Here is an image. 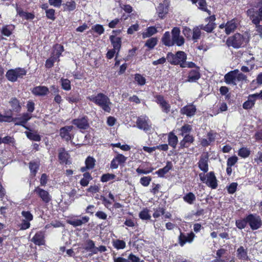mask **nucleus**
<instances>
[{
  "mask_svg": "<svg viewBox=\"0 0 262 262\" xmlns=\"http://www.w3.org/2000/svg\"><path fill=\"white\" fill-rule=\"evenodd\" d=\"M171 37L169 31H166L161 38V42L166 47H172L176 45L178 47L183 46L185 43L184 38L180 35V28L175 27L171 30Z\"/></svg>",
  "mask_w": 262,
  "mask_h": 262,
  "instance_id": "nucleus-1",
  "label": "nucleus"
},
{
  "mask_svg": "<svg viewBox=\"0 0 262 262\" xmlns=\"http://www.w3.org/2000/svg\"><path fill=\"white\" fill-rule=\"evenodd\" d=\"M251 8L246 11V14L253 24L262 21V0H256L250 5Z\"/></svg>",
  "mask_w": 262,
  "mask_h": 262,
  "instance_id": "nucleus-2",
  "label": "nucleus"
},
{
  "mask_svg": "<svg viewBox=\"0 0 262 262\" xmlns=\"http://www.w3.org/2000/svg\"><path fill=\"white\" fill-rule=\"evenodd\" d=\"M87 99L94 102L96 105L99 106L105 112L110 113L111 108L110 105L111 104L109 98L102 93L97 95H92L87 97Z\"/></svg>",
  "mask_w": 262,
  "mask_h": 262,
  "instance_id": "nucleus-3",
  "label": "nucleus"
},
{
  "mask_svg": "<svg viewBox=\"0 0 262 262\" xmlns=\"http://www.w3.org/2000/svg\"><path fill=\"white\" fill-rule=\"evenodd\" d=\"M248 41L243 34L236 33L227 39L226 44L229 47H232L234 49H239L245 47Z\"/></svg>",
  "mask_w": 262,
  "mask_h": 262,
  "instance_id": "nucleus-4",
  "label": "nucleus"
},
{
  "mask_svg": "<svg viewBox=\"0 0 262 262\" xmlns=\"http://www.w3.org/2000/svg\"><path fill=\"white\" fill-rule=\"evenodd\" d=\"M167 60L171 65H179L183 67L184 66L183 63L187 60V54L182 51H177L174 54L169 52L167 53Z\"/></svg>",
  "mask_w": 262,
  "mask_h": 262,
  "instance_id": "nucleus-5",
  "label": "nucleus"
},
{
  "mask_svg": "<svg viewBox=\"0 0 262 262\" xmlns=\"http://www.w3.org/2000/svg\"><path fill=\"white\" fill-rule=\"evenodd\" d=\"M199 178L201 182L206 183L209 187L215 189L217 187V180L214 171H210L206 175L205 173H199Z\"/></svg>",
  "mask_w": 262,
  "mask_h": 262,
  "instance_id": "nucleus-6",
  "label": "nucleus"
},
{
  "mask_svg": "<svg viewBox=\"0 0 262 262\" xmlns=\"http://www.w3.org/2000/svg\"><path fill=\"white\" fill-rule=\"evenodd\" d=\"M248 224L252 230H256L262 226V220L260 217L256 214H249L246 215Z\"/></svg>",
  "mask_w": 262,
  "mask_h": 262,
  "instance_id": "nucleus-7",
  "label": "nucleus"
},
{
  "mask_svg": "<svg viewBox=\"0 0 262 262\" xmlns=\"http://www.w3.org/2000/svg\"><path fill=\"white\" fill-rule=\"evenodd\" d=\"M72 123L81 130H85L90 127L89 118L86 116H83L73 119L72 121Z\"/></svg>",
  "mask_w": 262,
  "mask_h": 262,
  "instance_id": "nucleus-8",
  "label": "nucleus"
},
{
  "mask_svg": "<svg viewBox=\"0 0 262 262\" xmlns=\"http://www.w3.org/2000/svg\"><path fill=\"white\" fill-rule=\"evenodd\" d=\"M155 102L159 105L162 112L168 114L170 111L171 106L169 102L166 100L162 95H156L154 96Z\"/></svg>",
  "mask_w": 262,
  "mask_h": 262,
  "instance_id": "nucleus-9",
  "label": "nucleus"
},
{
  "mask_svg": "<svg viewBox=\"0 0 262 262\" xmlns=\"http://www.w3.org/2000/svg\"><path fill=\"white\" fill-rule=\"evenodd\" d=\"M33 192L40 199V200L46 204H48L51 200L52 196L49 192L41 188L39 186H37L35 188Z\"/></svg>",
  "mask_w": 262,
  "mask_h": 262,
  "instance_id": "nucleus-10",
  "label": "nucleus"
},
{
  "mask_svg": "<svg viewBox=\"0 0 262 262\" xmlns=\"http://www.w3.org/2000/svg\"><path fill=\"white\" fill-rule=\"evenodd\" d=\"M58 158L61 164L70 165L72 163L71 156L64 147L58 149Z\"/></svg>",
  "mask_w": 262,
  "mask_h": 262,
  "instance_id": "nucleus-11",
  "label": "nucleus"
},
{
  "mask_svg": "<svg viewBox=\"0 0 262 262\" xmlns=\"http://www.w3.org/2000/svg\"><path fill=\"white\" fill-rule=\"evenodd\" d=\"M31 114L28 113H24L20 117H13V119H14L13 122L18 121L15 123V125L21 126L27 130H30V128L26 125V123L31 119Z\"/></svg>",
  "mask_w": 262,
  "mask_h": 262,
  "instance_id": "nucleus-12",
  "label": "nucleus"
},
{
  "mask_svg": "<svg viewBox=\"0 0 262 262\" xmlns=\"http://www.w3.org/2000/svg\"><path fill=\"white\" fill-rule=\"evenodd\" d=\"M209 155L208 152L201 155L200 158L198 162V166L199 169L203 172V173H206L209 170Z\"/></svg>",
  "mask_w": 262,
  "mask_h": 262,
  "instance_id": "nucleus-13",
  "label": "nucleus"
},
{
  "mask_svg": "<svg viewBox=\"0 0 262 262\" xmlns=\"http://www.w3.org/2000/svg\"><path fill=\"white\" fill-rule=\"evenodd\" d=\"M73 129V126L72 125H66L61 127L59 129V135L61 139L67 142L71 140L74 137L71 133Z\"/></svg>",
  "mask_w": 262,
  "mask_h": 262,
  "instance_id": "nucleus-14",
  "label": "nucleus"
},
{
  "mask_svg": "<svg viewBox=\"0 0 262 262\" xmlns=\"http://www.w3.org/2000/svg\"><path fill=\"white\" fill-rule=\"evenodd\" d=\"M195 235L193 232H190L186 235L183 232H180L178 237L179 244L181 247H183L186 243H191Z\"/></svg>",
  "mask_w": 262,
  "mask_h": 262,
  "instance_id": "nucleus-15",
  "label": "nucleus"
},
{
  "mask_svg": "<svg viewBox=\"0 0 262 262\" xmlns=\"http://www.w3.org/2000/svg\"><path fill=\"white\" fill-rule=\"evenodd\" d=\"M9 105L11 109L9 110L11 114L15 113L16 114L19 113L22 109L21 103L16 97H12L9 101Z\"/></svg>",
  "mask_w": 262,
  "mask_h": 262,
  "instance_id": "nucleus-16",
  "label": "nucleus"
},
{
  "mask_svg": "<svg viewBox=\"0 0 262 262\" xmlns=\"http://www.w3.org/2000/svg\"><path fill=\"white\" fill-rule=\"evenodd\" d=\"M196 112V108L192 103L187 104L180 110V113L182 115H185L188 117L193 116Z\"/></svg>",
  "mask_w": 262,
  "mask_h": 262,
  "instance_id": "nucleus-17",
  "label": "nucleus"
},
{
  "mask_svg": "<svg viewBox=\"0 0 262 262\" xmlns=\"http://www.w3.org/2000/svg\"><path fill=\"white\" fill-rule=\"evenodd\" d=\"M31 92L35 96L44 97L48 95L50 91L47 86L39 85L34 87L31 90Z\"/></svg>",
  "mask_w": 262,
  "mask_h": 262,
  "instance_id": "nucleus-18",
  "label": "nucleus"
},
{
  "mask_svg": "<svg viewBox=\"0 0 262 262\" xmlns=\"http://www.w3.org/2000/svg\"><path fill=\"white\" fill-rule=\"evenodd\" d=\"M201 77L200 68L192 69L188 72L186 81L189 82H194Z\"/></svg>",
  "mask_w": 262,
  "mask_h": 262,
  "instance_id": "nucleus-19",
  "label": "nucleus"
},
{
  "mask_svg": "<svg viewBox=\"0 0 262 262\" xmlns=\"http://www.w3.org/2000/svg\"><path fill=\"white\" fill-rule=\"evenodd\" d=\"M32 242L36 245H45L46 243L45 231H37L32 237Z\"/></svg>",
  "mask_w": 262,
  "mask_h": 262,
  "instance_id": "nucleus-20",
  "label": "nucleus"
},
{
  "mask_svg": "<svg viewBox=\"0 0 262 262\" xmlns=\"http://www.w3.org/2000/svg\"><path fill=\"white\" fill-rule=\"evenodd\" d=\"M238 73L237 69L231 71L225 74L224 76L225 82L228 84L236 85V75Z\"/></svg>",
  "mask_w": 262,
  "mask_h": 262,
  "instance_id": "nucleus-21",
  "label": "nucleus"
},
{
  "mask_svg": "<svg viewBox=\"0 0 262 262\" xmlns=\"http://www.w3.org/2000/svg\"><path fill=\"white\" fill-rule=\"evenodd\" d=\"M136 124L139 129L143 130L145 132L149 130L151 128V125L148 124L147 120L146 119L145 117H138Z\"/></svg>",
  "mask_w": 262,
  "mask_h": 262,
  "instance_id": "nucleus-22",
  "label": "nucleus"
},
{
  "mask_svg": "<svg viewBox=\"0 0 262 262\" xmlns=\"http://www.w3.org/2000/svg\"><path fill=\"white\" fill-rule=\"evenodd\" d=\"M216 135L217 133L215 132L210 130L207 135L208 139H202L201 141V145L204 147L208 146L212 142L215 141Z\"/></svg>",
  "mask_w": 262,
  "mask_h": 262,
  "instance_id": "nucleus-23",
  "label": "nucleus"
},
{
  "mask_svg": "<svg viewBox=\"0 0 262 262\" xmlns=\"http://www.w3.org/2000/svg\"><path fill=\"white\" fill-rule=\"evenodd\" d=\"M238 27V21L235 18L228 20L226 23V30H225V33L227 35H229L231 33L234 32Z\"/></svg>",
  "mask_w": 262,
  "mask_h": 262,
  "instance_id": "nucleus-24",
  "label": "nucleus"
},
{
  "mask_svg": "<svg viewBox=\"0 0 262 262\" xmlns=\"http://www.w3.org/2000/svg\"><path fill=\"white\" fill-rule=\"evenodd\" d=\"M96 160L91 156H88L85 160V166L80 168V171L82 172H88V170L93 169L95 166Z\"/></svg>",
  "mask_w": 262,
  "mask_h": 262,
  "instance_id": "nucleus-25",
  "label": "nucleus"
},
{
  "mask_svg": "<svg viewBox=\"0 0 262 262\" xmlns=\"http://www.w3.org/2000/svg\"><path fill=\"white\" fill-rule=\"evenodd\" d=\"M90 220V217L88 216H82L81 219H72L67 220V223L73 227L81 226L83 224L87 223Z\"/></svg>",
  "mask_w": 262,
  "mask_h": 262,
  "instance_id": "nucleus-26",
  "label": "nucleus"
},
{
  "mask_svg": "<svg viewBox=\"0 0 262 262\" xmlns=\"http://www.w3.org/2000/svg\"><path fill=\"white\" fill-rule=\"evenodd\" d=\"M194 138L192 135L186 134L184 136L183 139L180 142V147L181 149L188 148L191 144L193 143Z\"/></svg>",
  "mask_w": 262,
  "mask_h": 262,
  "instance_id": "nucleus-27",
  "label": "nucleus"
},
{
  "mask_svg": "<svg viewBox=\"0 0 262 262\" xmlns=\"http://www.w3.org/2000/svg\"><path fill=\"white\" fill-rule=\"evenodd\" d=\"M236 256L238 259L244 261H249L250 260L248 255L247 249H245L243 246H241L236 250Z\"/></svg>",
  "mask_w": 262,
  "mask_h": 262,
  "instance_id": "nucleus-28",
  "label": "nucleus"
},
{
  "mask_svg": "<svg viewBox=\"0 0 262 262\" xmlns=\"http://www.w3.org/2000/svg\"><path fill=\"white\" fill-rule=\"evenodd\" d=\"M17 14L21 18H24L26 20H33L35 18V15L33 13L25 12L23 9L17 6L16 7Z\"/></svg>",
  "mask_w": 262,
  "mask_h": 262,
  "instance_id": "nucleus-29",
  "label": "nucleus"
},
{
  "mask_svg": "<svg viewBox=\"0 0 262 262\" xmlns=\"http://www.w3.org/2000/svg\"><path fill=\"white\" fill-rule=\"evenodd\" d=\"M64 51V47L62 45L58 43L55 44L53 47V51L51 56L59 61V57L61 56L62 53Z\"/></svg>",
  "mask_w": 262,
  "mask_h": 262,
  "instance_id": "nucleus-30",
  "label": "nucleus"
},
{
  "mask_svg": "<svg viewBox=\"0 0 262 262\" xmlns=\"http://www.w3.org/2000/svg\"><path fill=\"white\" fill-rule=\"evenodd\" d=\"M110 40L114 49L117 50V55L119 52L121 47V38L115 35H111Z\"/></svg>",
  "mask_w": 262,
  "mask_h": 262,
  "instance_id": "nucleus-31",
  "label": "nucleus"
},
{
  "mask_svg": "<svg viewBox=\"0 0 262 262\" xmlns=\"http://www.w3.org/2000/svg\"><path fill=\"white\" fill-rule=\"evenodd\" d=\"M39 161H31L29 163V168L30 171V176L35 177L39 168Z\"/></svg>",
  "mask_w": 262,
  "mask_h": 262,
  "instance_id": "nucleus-32",
  "label": "nucleus"
},
{
  "mask_svg": "<svg viewBox=\"0 0 262 262\" xmlns=\"http://www.w3.org/2000/svg\"><path fill=\"white\" fill-rule=\"evenodd\" d=\"M256 100L253 94H250L248 97V100L243 104L244 109L249 110L252 109L255 104Z\"/></svg>",
  "mask_w": 262,
  "mask_h": 262,
  "instance_id": "nucleus-33",
  "label": "nucleus"
},
{
  "mask_svg": "<svg viewBox=\"0 0 262 262\" xmlns=\"http://www.w3.org/2000/svg\"><path fill=\"white\" fill-rule=\"evenodd\" d=\"M168 145L173 149L176 148L178 143V138L173 132H170L168 134Z\"/></svg>",
  "mask_w": 262,
  "mask_h": 262,
  "instance_id": "nucleus-34",
  "label": "nucleus"
},
{
  "mask_svg": "<svg viewBox=\"0 0 262 262\" xmlns=\"http://www.w3.org/2000/svg\"><path fill=\"white\" fill-rule=\"evenodd\" d=\"M83 178L80 180L79 183L82 187L88 186L93 177L89 172H83Z\"/></svg>",
  "mask_w": 262,
  "mask_h": 262,
  "instance_id": "nucleus-35",
  "label": "nucleus"
},
{
  "mask_svg": "<svg viewBox=\"0 0 262 262\" xmlns=\"http://www.w3.org/2000/svg\"><path fill=\"white\" fill-rule=\"evenodd\" d=\"M66 99L70 103H76L80 100V96L78 92L74 93H70L68 96L66 97Z\"/></svg>",
  "mask_w": 262,
  "mask_h": 262,
  "instance_id": "nucleus-36",
  "label": "nucleus"
},
{
  "mask_svg": "<svg viewBox=\"0 0 262 262\" xmlns=\"http://www.w3.org/2000/svg\"><path fill=\"white\" fill-rule=\"evenodd\" d=\"M227 250L223 248H221L217 250L216 251V256L215 259L214 260V262H227L228 258L226 257V259L222 258V256H223L226 253Z\"/></svg>",
  "mask_w": 262,
  "mask_h": 262,
  "instance_id": "nucleus-37",
  "label": "nucleus"
},
{
  "mask_svg": "<svg viewBox=\"0 0 262 262\" xmlns=\"http://www.w3.org/2000/svg\"><path fill=\"white\" fill-rule=\"evenodd\" d=\"M157 29L155 26H150L147 28L146 31L142 33L143 38L150 37L157 33Z\"/></svg>",
  "mask_w": 262,
  "mask_h": 262,
  "instance_id": "nucleus-38",
  "label": "nucleus"
},
{
  "mask_svg": "<svg viewBox=\"0 0 262 262\" xmlns=\"http://www.w3.org/2000/svg\"><path fill=\"white\" fill-rule=\"evenodd\" d=\"M63 10L65 11L71 12L74 11L76 8V3L73 0L68 1L62 4Z\"/></svg>",
  "mask_w": 262,
  "mask_h": 262,
  "instance_id": "nucleus-39",
  "label": "nucleus"
},
{
  "mask_svg": "<svg viewBox=\"0 0 262 262\" xmlns=\"http://www.w3.org/2000/svg\"><path fill=\"white\" fill-rule=\"evenodd\" d=\"M183 200L189 204H193L196 200V196L193 192H189L185 194L183 198Z\"/></svg>",
  "mask_w": 262,
  "mask_h": 262,
  "instance_id": "nucleus-40",
  "label": "nucleus"
},
{
  "mask_svg": "<svg viewBox=\"0 0 262 262\" xmlns=\"http://www.w3.org/2000/svg\"><path fill=\"white\" fill-rule=\"evenodd\" d=\"M61 88L65 91H70L71 89V83L67 78H61L60 80Z\"/></svg>",
  "mask_w": 262,
  "mask_h": 262,
  "instance_id": "nucleus-41",
  "label": "nucleus"
},
{
  "mask_svg": "<svg viewBox=\"0 0 262 262\" xmlns=\"http://www.w3.org/2000/svg\"><path fill=\"white\" fill-rule=\"evenodd\" d=\"M192 33L191 40H192L194 42H195L201 38L202 34L201 31L198 27H195L193 28Z\"/></svg>",
  "mask_w": 262,
  "mask_h": 262,
  "instance_id": "nucleus-42",
  "label": "nucleus"
},
{
  "mask_svg": "<svg viewBox=\"0 0 262 262\" xmlns=\"http://www.w3.org/2000/svg\"><path fill=\"white\" fill-rule=\"evenodd\" d=\"M7 79L11 82H15L17 81V76L15 69L9 70L6 74Z\"/></svg>",
  "mask_w": 262,
  "mask_h": 262,
  "instance_id": "nucleus-43",
  "label": "nucleus"
},
{
  "mask_svg": "<svg viewBox=\"0 0 262 262\" xmlns=\"http://www.w3.org/2000/svg\"><path fill=\"white\" fill-rule=\"evenodd\" d=\"M158 16L163 19L166 15V14L168 13L167 8L164 6L163 4H160L158 7Z\"/></svg>",
  "mask_w": 262,
  "mask_h": 262,
  "instance_id": "nucleus-44",
  "label": "nucleus"
},
{
  "mask_svg": "<svg viewBox=\"0 0 262 262\" xmlns=\"http://www.w3.org/2000/svg\"><path fill=\"white\" fill-rule=\"evenodd\" d=\"M158 39L157 37H151L147 39L145 43V46L147 47L149 50L154 48L157 45Z\"/></svg>",
  "mask_w": 262,
  "mask_h": 262,
  "instance_id": "nucleus-45",
  "label": "nucleus"
},
{
  "mask_svg": "<svg viewBox=\"0 0 262 262\" xmlns=\"http://www.w3.org/2000/svg\"><path fill=\"white\" fill-rule=\"evenodd\" d=\"M25 133L27 137L30 140L34 141H40L41 140V136L36 133L25 132Z\"/></svg>",
  "mask_w": 262,
  "mask_h": 262,
  "instance_id": "nucleus-46",
  "label": "nucleus"
},
{
  "mask_svg": "<svg viewBox=\"0 0 262 262\" xmlns=\"http://www.w3.org/2000/svg\"><path fill=\"white\" fill-rule=\"evenodd\" d=\"M250 154L251 151L247 147H242L238 151V155L242 158H248Z\"/></svg>",
  "mask_w": 262,
  "mask_h": 262,
  "instance_id": "nucleus-47",
  "label": "nucleus"
},
{
  "mask_svg": "<svg viewBox=\"0 0 262 262\" xmlns=\"http://www.w3.org/2000/svg\"><path fill=\"white\" fill-rule=\"evenodd\" d=\"M113 246L117 250L123 249L126 247V243L124 241L118 239L113 242Z\"/></svg>",
  "mask_w": 262,
  "mask_h": 262,
  "instance_id": "nucleus-48",
  "label": "nucleus"
},
{
  "mask_svg": "<svg viewBox=\"0 0 262 262\" xmlns=\"http://www.w3.org/2000/svg\"><path fill=\"white\" fill-rule=\"evenodd\" d=\"M165 211L166 208L164 206L157 207L154 209V212L152 216L154 218H158L161 215H164Z\"/></svg>",
  "mask_w": 262,
  "mask_h": 262,
  "instance_id": "nucleus-49",
  "label": "nucleus"
},
{
  "mask_svg": "<svg viewBox=\"0 0 262 262\" xmlns=\"http://www.w3.org/2000/svg\"><path fill=\"white\" fill-rule=\"evenodd\" d=\"M149 212V211L147 208H144L139 214L140 219L142 220H149L151 218V216Z\"/></svg>",
  "mask_w": 262,
  "mask_h": 262,
  "instance_id": "nucleus-50",
  "label": "nucleus"
},
{
  "mask_svg": "<svg viewBox=\"0 0 262 262\" xmlns=\"http://www.w3.org/2000/svg\"><path fill=\"white\" fill-rule=\"evenodd\" d=\"M134 79L139 85L142 86L146 83L145 78L140 74L136 73L135 74Z\"/></svg>",
  "mask_w": 262,
  "mask_h": 262,
  "instance_id": "nucleus-51",
  "label": "nucleus"
},
{
  "mask_svg": "<svg viewBox=\"0 0 262 262\" xmlns=\"http://www.w3.org/2000/svg\"><path fill=\"white\" fill-rule=\"evenodd\" d=\"M248 224L246 216L243 219L236 220L235 221V225L237 228L239 229H244L247 225Z\"/></svg>",
  "mask_w": 262,
  "mask_h": 262,
  "instance_id": "nucleus-52",
  "label": "nucleus"
},
{
  "mask_svg": "<svg viewBox=\"0 0 262 262\" xmlns=\"http://www.w3.org/2000/svg\"><path fill=\"white\" fill-rule=\"evenodd\" d=\"M116 177V176L113 173H104L101 176L100 178V181L103 183H105L110 180L115 179Z\"/></svg>",
  "mask_w": 262,
  "mask_h": 262,
  "instance_id": "nucleus-53",
  "label": "nucleus"
},
{
  "mask_svg": "<svg viewBox=\"0 0 262 262\" xmlns=\"http://www.w3.org/2000/svg\"><path fill=\"white\" fill-rule=\"evenodd\" d=\"M215 24L214 23H208L205 26H203V25L200 26L201 29L204 30L205 31L210 33L215 28Z\"/></svg>",
  "mask_w": 262,
  "mask_h": 262,
  "instance_id": "nucleus-54",
  "label": "nucleus"
},
{
  "mask_svg": "<svg viewBox=\"0 0 262 262\" xmlns=\"http://www.w3.org/2000/svg\"><path fill=\"white\" fill-rule=\"evenodd\" d=\"M15 119H13V117L12 116V114L10 113L9 115H3L0 112V122H13V121Z\"/></svg>",
  "mask_w": 262,
  "mask_h": 262,
  "instance_id": "nucleus-55",
  "label": "nucleus"
},
{
  "mask_svg": "<svg viewBox=\"0 0 262 262\" xmlns=\"http://www.w3.org/2000/svg\"><path fill=\"white\" fill-rule=\"evenodd\" d=\"M238 184L236 182H232L229 186H227V190L229 194L235 193L237 188Z\"/></svg>",
  "mask_w": 262,
  "mask_h": 262,
  "instance_id": "nucleus-56",
  "label": "nucleus"
},
{
  "mask_svg": "<svg viewBox=\"0 0 262 262\" xmlns=\"http://www.w3.org/2000/svg\"><path fill=\"white\" fill-rule=\"evenodd\" d=\"M46 15L48 19L54 21L56 19L55 10L53 8H50L46 11Z\"/></svg>",
  "mask_w": 262,
  "mask_h": 262,
  "instance_id": "nucleus-57",
  "label": "nucleus"
},
{
  "mask_svg": "<svg viewBox=\"0 0 262 262\" xmlns=\"http://www.w3.org/2000/svg\"><path fill=\"white\" fill-rule=\"evenodd\" d=\"M84 249L87 251H92L95 249V243L91 239H88L85 242V246Z\"/></svg>",
  "mask_w": 262,
  "mask_h": 262,
  "instance_id": "nucleus-58",
  "label": "nucleus"
},
{
  "mask_svg": "<svg viewBox=\"0 0 262 262\" xmlns=\"http://www.w3.org/2000/svg\"><path fill=\"white\" fill-rule=\"evenodd\" d=\"M192 32V31L188 27L185 26L183 28L182 33L188 40L191 39Z\"/></svg>",
  "mask_w": 262,
  "mask_h": 262,
  "instance_id": "nucleus-59",
  "label": "nucleus"
},
{
  "mask_svg": "<svg viewBox=\"0 0 262 262\" xmlns=\"http://www.w3.org/2000/svg\"><path fill=\"white\" fill-rule=\"evenodd\" d=\"M57 61L58 60L53 56H51L46 61L45 67L47 69H50L54 66V62Z\"/></svg>",
  "mask_w": 262,
  "mask_h": 262,
  "instance_id": "nucleus-60",
  "label": "nucleus"
},
{
  "mask_svg": "<svg viewBox=\"0 0 262 262\" xmlns=\"http://www.w3.org/2000/svg\"><path fill=\"white\" fill-rule=\"evenodd\" d=\"M92 30L99 35H101L104 32V29L102 25L96 24L92 27Z\"/></svg>",
  "mask_w": 262,
  "mask_h": 262,
  "instance_id": "nucleus-61",
  "label": "nucleus"
},
{
  "mask_svg": "<svg viewBox=\"0 0 262 262\" xmlns=\"http://www.w3.org/2000/svg\"><path fill=\"white\" fill-rule=\"evenodd\" d=\"M12 33V29L10 28V26L6 25L2 27V34L7 37L10 36Z\"/></svg>",
  "mask_w": 262,
  "mask_h": 262,
  "instance_id": "nucleus-62",
  "label": "nucleus"
},
{
  "mask_svg": "<svg viewBox=\"0 0 262 262\" xmlns=\"http://www.w3.org/2000/svg\"><path fill=\"white\" fill-rule=\"evenodd\" d=\"M151 181V178L150 176L143 177L140 180V184L144 187L148 186Z\"/></svg>",
  "mask_w": 262,
  "mask_h": 262,
  "instance_id": "nucleus-63",
  "label": "nucleus"
},
{
  "mask_svg": "<svg viewBox=\"0 0 262 262\" xmlns=\"http://www.w3.org/2000/svg\"><path fill=\"white\" fill-rule=\"evenodd\" d=\"M192 129L191 126L188 124H185L183 125L181 128L180 130L181 132V135L183 136L185 134H187L190 133Z\"/></svg>",
  "mask_w": 262,
  "mask_h": 262,
  "instance_id": "nucleus-64",
  "label": "nucleus"
}]
</instances>
